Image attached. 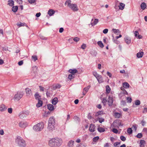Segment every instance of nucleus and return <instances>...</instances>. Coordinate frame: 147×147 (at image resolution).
Listing matches in <instances>:
<instances>
[{"label":"nucleus","mask_w":147,"mask_h":147,"mask_svg":"<svg viewBox=\"0 0 147 147\" xmlns=\"http://www.w3.org/2000/svg\"><path fill=\"white\" fill-rule=\"evenodd\" d=\"M62 142L61 138L56 137L51 139L49 141L48 145L51 147H59L61 145Z\"/></svg>","instance_id":"1"},{"label":"nucleus","mask_w":147,"mask_h":147,"mask_svg":"<svg viewBox=\"0 0 147 147\" xmlns=\"http://www.w3.org/2000/svg\"><path fill=\"white\" fill-rule=\"evenodd\" d=\"M71 1L70 0H67L65 3V5H67L69 8L74 11H77L78 10V9L77 5L76 4H71Z\"/></svg>","instance_id":"2"},{"label":"nucleus","mask_w":147,"mask_h":147,"mask_svg":"<svg viewBox=\"0 0 147 147\" xmlns=\"http://www.w3.org/2000/svg\"><path fill=\"white\" fill-rule=\"evenodd\" d=\"M16 142L20 147H25L26 146L25 141L20 136L17 137Z\"/></svg>","instance_id":"3"},{"label":"nucleus","mask_w":147,"mask_h":147,"mask_svg":"<svg viewBox=\"0 0 147 147\" xmlns=\"http://www.w3.org/2000/svg\"><path fill=\"white\" fill-rule=\"evenodd\" d=\"M44 128V124L43 123L41 122L38 123L34 126L33 129L35 131H41Z\"/></svg>","instance_id":"4"},{"label":"nucleus","mask_w":147,"mask_h":147,"mask_svg":"<svg viewBox=\"0 0 147 147\" xmlns=\"http://www.w3.org/2000/svg\"><path fill=\"white\" fill-rule=\"evenodd\" d=\"M23 96V94L22 92H18L15 95L13 99L14 100H19Z\"/></svg>","instance_id":"5"},{"label":"nucleus","mask_w":147,"mask_h":147,"mask_svg":"<svg viewBox=\"0 0 147 147\" xmlns=\"http://www.w3.org/2000/svg\"><path fill=\"white\" fill-rule=\"evenodd\" d=\"M29 114V112L27 111L23 112L20 113L19 114V116L20 118L23 119L26 117Z\"/></svg>","instance_id":"6"},{"label":"nucleus","mask_w":147,"mask_h":147,"mask_svg":"<svg viewBox=\"0 0 147 147\" xmlns=\"http://www.w3.org/2000/svg\"><path fill=\"white\" fill-rule=\"evenodd\" d=\"M113 99L112 96H109L107 99L108 104L109 106H111L113 103Z\"/></svg>","instance_id":"7"},{"label":"nucleus","mask_w":147,"mask_h":147,"mask_svg":"<svg viewBox=\"0 0 147 147\" xmlns=\"http://www.w3.org/2000/svg\"><path fill=\"white\" fill-rule=\"evenodd\" d=\"M28 125V124L26 122H21L19 123V125L21 128H25Z\"/></svg>","instance_id":"8"},{"label":"nucleus","mask_w":147,"mask_h":147,"mask_svg":"<svg viewBox=\"0 0 147 147\" xmlns=\"http://www.w3.org/2000/svg\"><path fill=\"white\" fill-rule=\"evenodd\" d=\"M95 126L94 124H91L90 125L89 130L90 132H93L95 131Z\"/></svg>","instance_id":"9"},{"label":"nucleus","mask_w":147,"mask_h":147,"mask_svg":"<svg viewBox=\"0 0 147 147\" xmlns=\"http://www.w3.org/2000/svg\"><path fill=\"white\" fill-rule=\"evenodd\" d=\"M55 124H49L48 126L47 127V129L50 131H52L53 130L55 129Z\"/></svg>","instance_id":"10"},{"label":"nucleus","mask_w":147,"mask_h":147,"mask_svg":"<svg viewBox=\"0 0 147 147\" xmlns=\"http://www.w3.org/2000/svg\"><path fill=\"white\" fill-rule=\"evenodd\" d=\"M55 122L54 117H52L49 118V124H55Z\"/></svg>","instance_id":"11"},{"label":"nucleus","mask_w":147,"mask_h":147,"mask_svg":"<svg viewBox=\"0 0 147 147\" xmlns=\"http://www.w3.org/2000/svg\"><path fill=\"white\" fill-rule=\"evenodd\" d=\"M125 42L127 44H129L131 43V39L128 36H126L125 38Z\"/></svg>","instance_id":"12"},{"label":"nucleus","mask_w":147,"mask_h":147,"mask_svg":"<svg viewBox=\"0 0 147 147\" xmlns=\"http://www.w3.org/2000/svg\"><path fill=\"white\" fill-rule=\"evenodd\" d=\"M68 71L69 72L73 75H74L75 74L78 72V70L75 69H70Z\"/></svg>","instance_id":"13"},{"label":"nucleus","mask_w":147,"mask_h":147,"mask_svg":"<svg viewBox=\"0 0 147 147\" xmlns=\"http://www.w3.org/2000/svg\"><path fill=\"white\" fill-rule=\"evenodd\" d=\"M113 123L115 125L120 126L121 125V122L119 120H116L114 121Z\"/></svg>","instance_id":"14"},{"label":"nucleus","mask_w":147,"mask_h":147,"mask_svg":"<svg viewBox=\"0 0 147 147\" xmlns=\"http://www.w3.org/2000/svg\"><path fill=\"white\" fill-rule=\"evenodd\" d=\"M58 102V98L57 97H55L52 100V103L53 105H55Z\"/></svg>","instance_id":"15"},{"label":"nucleus","mask_w":147,"mask_h":147,"mask_svg":"<svg viewBox=\"0 0 147 147\" xmlns=\"http://www.w3.org/2000/svg\"><path fill=\"white\" fill-rule=\"evenodd\" d=\"M55 13V11L52 9H50L48 11V14L50 16L53 15Z\"/></svg>","instance_id":"16"},{"label":"nucleus","mask_w":147,"mask_h":147,"mask_svg":"<svg viewBox=\"0 0 147 147\" xmlns=\"http://www.w3.org/2000/svg\"><path fill=\"white\" fill-rule=\"evenodd\" d=\"M7 109V107L4 105H2L0 106V110L1 111H5Z\"/></svg>","instance_id":"17"},{"label":"nucleus","mask_w":147,"mask_h":147,"mask_svg":"<svg viewBox=\"0 0 147 147\" xmlns=\"http://www.w3.org/2000/svg\"><path fill=\"white\" fill-rule=\"evenodd\" d=\"M125 6V4L123 3H120L119 5V7L120 9L122 10L124 9Z\"/></svg>","instance_id":"18"},{"label":"nucleus","mask_w":147,"mask_h":147,"mask_svg":"<svg viewBox=\"0 0 147 147\" xmlns=\"http://www.w3.org/2000/svg\"><path fill=\"white\" fill-rule=\"evenodd\" d=\"M38 102L36 104V106L37 107H39L42 106V101L41 100H38Z\"/></svg>","instance_id":"19"},{"label":"nucleus","mask_w":147,"mask_h":147,"mask_svg":"<svg viewBox=\"0 0 147 147\" xmlns=\"http://www.w3.org/2000/svg\"><path fill=\"white\" fill-rule=\"evenodd\" d=\"M140 7L142 9V10H144L146 8V3L144 2L142 3L141 4Z\"/></svg>","instance_id":"20"},{"label":"nucleus","mask_w":147,"mask_h":147,"mask_svg":"<svg viewBox=\"0 0 147 147\" xmlns=\"http://www.w3.org/2000/svg\"><path fill=\"white\" fill-rule=\"evenodd\" d=\"M93 20V19L92 20V22ZM98 19H95L94 21L93 22H91V24L92 25V26H93L94 25H96L98 22Z\"/></svg>","instance_id":"21"},{"label":"nucleus","mask_w":147,"mask_h":147,"mask_svg":"<svg viewBox=\"0 0 147 147\" xmlns=\"http://www.w3.org/2000/svg\"><path fill=\"white\" fill-rule=\"evenodd\" d=\"M74 141L71 140L69 141L67 144V146L69 147H73L74 146Z\"/></svg>","instance_id":"22"},{"label":"nucleus","mask_w":147,"mask_h":147,"mask_svg":"<svg viewBox=\"0 0 147 147\" xmlns=\"http://www.w3.org/2000/svg\"><path fill=\"white\" fill-rule=\"evenodd\" d=\"M145 142L144 140H141L140 141V147H144L145 145Z\"/></svg>","instance_id":"23"},{"label":"nucleus","mask_w":147,"mask_h":147,"mask_svg":"<svg viewBox=\"0 0 147 147\" xmlns=\"http://www.w3.org/2000/svg\"><path fill=\"white\" fill-rule=\"evenodd\" d=\"M48 109L51 111H52L54 109V107L53 105L51 104H49L47 105Z\"/></svg>","instance_id":"24"},{"label":"nucleus","mask_w":147,"mask_h":147,"mask_svg":"<svg viewBox=\"0 0 147 147\" xmlns=\"http://www.w3.org/2000/svg\"><path fill=\"white\" fill-rule=\"evenodd\" d=\"M34 97L35 99L37 100H41L40 98V96L38 93H36L34 95Z\"/></svg>","instance_id":"25"},{"label":"nucleus","mask_w":147,"mask_h":147,"mask_svg":"<svg viewBox=\"0 0 147 147\" xmlns=\"http://www.w3.org/2000/svg\"><path fill=\"white\" fill-rule=\"evenodd\" d=\"M143 54L144 53L143 52H139L136 54L137 57L138 58H141L143 56Z\"/></svg>","instance_id":"26"},{"label":"nucleus","mask_w":147,"mask_h":147,"mask_svg":"<svg viewBox=\"0 0 147 147\" xmlns=\"http://www.w3.org/2000/svg\"><path fill=\"white\" fill-rule=\"evenodd\" d=\"M123 86L124 88H127L129 87V85L128 83L125 82L123 83Z\"/></svg>","instance_id":"27"},{"label":"nucleus","mask_w":147,"mask_h":147,"mask_svg":"<svg viewBox=\"0 0 147 147\" xmlns=\"http://www.w3.org/2000/svg\"><path fill=\"white\" fill-rule=\"evenodd\" d=\"M18 9V7L17 6H13L12 8V11L14 12H16Z\"/></svg>","instance_id":"28"},{"label":"nucleus","mask_w":147,"mask_h":147,"mask_svg":"<svg viewBox=\"0 0 147 147\" xmlns=\"http://www.w3.org/2000/svg\"><path fill=\"white\" fill-rule=\"evenodd\" d=\"M121 113L115 112L114 113V116L115 117L117 118H119L121 116Z\"/></svg>","instance_id":"29"},{"label":"nucleus","mask_w":147,"mask_h":147,"mask_svg":"<svg viewBox=\"0 0 147 147\" xmlns=\"http://www.w3.org/2000/svg\"><path fill=\"white\" fill-rule=\"evenodd\" d=\"M26 91L27 94L30 95L32 94V92L31 89L27 88L26 89Z\"/></svg>","instance_id":"30"},{"label":"nucleus","mask_w":147,"mask_h":147,"mask_svg":"<svg viewBox=\"0 0 147 147\" xmlns=\"http://www.w3.org/2000/svg\"><path fill=\"white\" fill-rule=\"evenodd\" d=\"M90 53L94 57L96 56L97 54L96 52L94 50H91L90 52Z\"/></svg>","instance_id":"31"},{"label":"nucleus","mask_w":147,"mask_h":147,"mask_svg":"<svg viewBox=\"0 0 147 147\" xmlns=\"http://www.w3.org/2000/svg\"><path fill=\"white\" fill-rule=\"evenodd\" d=\"M8 4L10 6H13L14 5V1L13 0H9L8 1Z\"/></svg>","instance_id":"32"},{"label":"nucleus","mask_w":147,"mask_h":147,"mask_svg":"<svg viewBox=\"0 0 147 147\" xmlns=\"http://www.w3.org/2000/svg\"><path fill=\"white\" fill-rule=\"evenodd\" d=\"M61 85L58 84H55L53 86V88L55 89L59 88L61 87Z\"/></svg>","instance_id":"33"},{"label":"nucleus","mask_w":147,"mask_h":147,"mask_svg":"<svg viewBox=\"0 0 147 147\" xmlns=\"http://www.w3.org/2000/svg\"><path fill=\"white\" fill-rule=\"evenodd\" d=\"M99 83H101L103 82V79L102 76H100V77L97 79Z\"/></svg>","instance_id":"34"},{"label":"nucleus","mask_w":147,"mask_h":147,"mask_svg":"<svg viewBox=\"0 0 147 147\" xmlns=\"http://www.w3.org/2000/svg\"><path fill=\"white\" fill-rule=\"evenodd\" d=\"M93 75L96 78V79L98 78L99 77H100V75L98 74L96 71L93 72Z\"/></svg>","instance_id":"35"},{"label":"nucleus","mask_w":147,"mask_h":147,"mask_svg":"<svg viewBox=\"0 0 147 147\" xmlns=\"http://www.w3.org/2000/svg\"><path fill=\"white\" fill-rule=\"evenodd\" d=\"M103 114V111H100L97 112L95 115L96 116H99L100 115H101Z\"/></svg>","instance_id":"36"},{"label":"nucleus","mask_w":147,"mask_h":147,"mask_svg":"<svg viewBox=\"0 0 147 147\" xmlns=\"http://www.w3.org/2000/svg\"><path fill=\"white\" fill-rule=\"evenodd\" d=\"M98 130L99 132L101 133L105 131V130L102 127H99L98 128Z\"/></svg>","instance_id":"37"},{"label":"nucleus","mask_w":147,"mask_h":147,"mask_svg":"<svg viewBox=\"0 0 147 147\" xmlns=\"http://www.w3.org/2000/svg\"><path fill=\"white\" fill-rule=\"evenodd\" d=\"M111 91V89L109 86L107 85L106 86V92L107 93H109Z\"/></svg>","instance_id":"38"},{"label":"nucleus","mask_w":147,"mask_h":147,"mask_svg":"<svg viewBox=\"0 0 147 147\" xmlns=\"http://www.w3.org/2000/svg\"><path fill=\"white\" fill-rule=\"evenodd\" d=\"M121 144L120 142H116L114 143L113 144V146L114 147H119V145Z\"/></svg>","instance_id":"39"},{"label":"nucleus","mask_w":147,"mask_h":147,"mask_svg":"<svg viewBox=\"0 0 147 147\" xmlns=\"http://www.w3.org/2000/svg\"><path fill=\"white\" fill-rule=\"evenodd\" d=\"M137 126L138 125L136 124H134L132 126L131 128L133 130L134 129L135 131H136L137 129Z\"/></svg>","instance_id":"40"},{"label":"nucleus","mask_w":147,"mask_h":147,"mask_svg":"<svg viewBox=\"0 0 147 147\" xmlns=\"http://www.w3.org/2000/svg\"><path fill=\"white\" fill-rule=\"evenodd\" d=\"M98 45L101 48H103L104 47V45L102 42L101 41H99L98 42Z\"/></svg>","instance_id":"41"},{"label":"nucleus","mask_w":147,"mask_h":147,"mask_svg":"<svg viewBox=\"0 0 147 147\" xmlns=\"http://www.w3.org/2000/svg\"><path fill=\"white\" fill-rule=\"evenodd\" d=\"M90 87V86H88L87 87L84 88L83 90L87 92L88 91Z\"/></svg>","instance_id":"42"},{"label":"nucleus","mask_w":147,"mask_h":147,"mask_svg":"<svg viewBox=\"0 0 147 147\" xmlns=\"http://www.w3.org/2000/svg\"><path fill=\"white\" fill-rule=\"evenodd\" d=\"M75 75H73L72 74H70L68 75V78L70 79L71 80L74 78Z\"/></svg>","instance_id":"43"},{"label":"nucleus","mask_w":147,"mask_h":147,"mask_svg":"<svg viewBox=\"0 0 147 147\" xmlns=\"http://www.w3.org/2000/svg\"><path fill=\"white\" fill-rule=\"evenodd\" d=\"M127 131L129 134H131L132 131V128H128L127 129Z\"/></svg>","instance_id":"44"},{"label":"nucleus","mask_w":147,"mask_h":147,"mask_svg":"<svg viewBox=\"0 0 147 147\" xmlns=\"http://www.w3.org/2000/svg\"><path fill=\"white\" fill-rule=\"evenodd\" d=\"M137 138H141L142 137V134L141 133H139L136 136Z\"/></svg>","instance_id":"45"},{"label":"nucleus","mask_w":147,"mask_h":147,"mask_svg":"<svg viewBox=\"0 0 147 147\" xmlns=\"http://www.w3.org/2000/svg\"><path fill=\"white\" fill-rule=\"evenodd\" d=\"M99 139V137L98 136L94 137L93 139V141L94 142H96Z\"/></svg>","instance_id":"46"},{"label":"nucleus","mask_w":147,"mask_h":147,"mask_svg":"<svg viewBox=\"0 0 147 147\" xmlns=\"http://www.w3.org/2000/svg\"><path fill=\"white\" fill-rule=\"evenodd\" d=\"M121 140L123 141H125L126 140V138L125 137L123 136H121L120 137Z\"/></svg>","instance_id":"47"},{"label":"nucleus","mask_w":147,"mask_h":147,"mask_svg":"<svg viewBox=\"0 0 147 147\" xmlns=\"http://www.w3.org/2000/svg\"><path fill=\"white\" fill-rule=\"evenodd\" d=\"M32 58L34 60V61H36L38 59L36 55L32 56Z\"/></svg>","instance_id":"48"},{"label":"nucleus","mask_w":147,"mask_h":147,"mask_svg":"<svg viewBox=\"0 0 147 147\" xmlns=\"http://www.w3.org/2000/svg\"><path fill=\"white\" fill-rule=\"evenodd\" d=\"M98 120L100 123H101L102 122L104 121L105 120L104 119L102 118H99L98 119Z\"/></svg>","instance_id":"49"},{"label":"nucleus","mask_w":147,"mask_h":147,"mask_svg":"<svg viewBox=\"0 0 147 147\" xmlns=\"http://www.w3.org/2000/svg\"><path fill=\"white\" fill-rule=\"evenodd\" d=\"M112 30L113 32L115 34L117 33H119V29H113Z\"/></svg>","instance_id":"50"},{"label":"nucleus","mask_w":147,"mask_h":147,"mask_svg":"<svg viewBox=\"0 0 147 147\" xmlns=\"http://www.w3.org/2000/svg\"><path fill=\"white\" fill-rule=\"evenodd\" d=\"M140 104V101L139 100H137L135 101V104L136 105H138Z\"/></svg>","instance_id":"51"},{"label":"nucleus","mask_w":147,"mask_h":147,"mask_svg":"<svg viewBox=\"0 0 147 147\" xmlns=\"http://www.w3.org/2000/svg\"><path fill=\"white\" fill-rule=\"evenodd\" d=\"M36 0H28V2L30 4L34 3H36Z\"/></svg>","instance_id":"52"},{"label":"nucleus","mask_w":147,"mask_h":147,"mask_svg":"<svg viewBox=\"0 0 147 147\" xmlns=\"http://www.w3.org/2000/svg\"><path fill=\"white\" fill-rule=\"evenodd\" d=\"M49 88L46 90V95L47 97H50L51 95V93L50 92L48 91V90Z\"/></svg>","instance_id":"53"},{"label":"nucleus","mask_w":147,"mask_h":147,"mask_svg":"<svg viewBox=\"0 0 147 147\" xmlns=\"http://www.w3.org/2000/svg\"><path fill=\"white\" fill-rule=\"evenodd\" d=\"M127 100L128 102L131 103V102L132 99L131 98L128 97H127Z\"/></svg>","instance_id":"54"},{"label":"nucleus","mask_w":147,"mask_h":147,"mask_svg":"<svg viewBox=\"0 0 147 147\" xmlns=\"http://www.w3.org/2000/svg\"><path fill=\"white\" fill-rule=\"evenodd\" d=\"M107 102V100L106 98H104L102 100V103L104 104V105H105V104H106Z\"/></svg>","instance_id":"55"},{"label":"nucleus","mask_w":147,"mask_h":147,"mask_svg":"<svg viewBox=\"0 0 147 147\" xmlns=\"http://www.w3.org/2000/svg\"><path fill=\"white\" fill-rule=\"evenodd\" d=\"M25 24V23H20V24H18L17 25L20 27L24 26Z\"/></svg>","instance_id":"56"},{"label":"nucleus","mask_w":147,"mask_h":147,"mask_svg":"<svg viewBox=\"0 0 147 147\" xmlns=\"http://www.w3.org/2000/svg\"><path fill=\"white\" fill-rule=\"evenodd\" d=\"M73 40L75 41L78 42L80 38L78 37H75L73 39Z\"/></svg>","instance_id":"57"},{"label":"nucleus","mask_w":147,"mask_h":147,"mask_svg":"<svg viewBox=\"0 0 147 147\" xmlns=\"http://www.w3.org/2000/svg\"><path fill=\"white\" fill-rule=\"evenodd\" d=\"M112 131L113 133L115 134L117 133L118 132V130L115 128H113L112 129Z\"/></svg>","instance_id":"58"},{"label":"nucleus","mask_w":147,"mask_h":147,"mask_svg":"<svg viewBox=\"0 0 147 147\" xmlns=\"http://www.w3.org/2000/svg\"><path fill=\"white\" fill-rule=\"evenodd\" d=\"M86 44H83L82 45L81 47V48L83 49H84L86 48Z\"/></svg>","instance_id":"59"},{"label":"nucleus","mask_w":147,"mask_h":147,"mask_svg":"<svg viewBox=\"0 0 147 147\" xmlns=\"http://www.w3.org/2000/svg\"><path fill=\"white\" fill-rule=\"evenodd\" d=\"M12 109L11 108H9L8 109V112L9 113H12Z\"/></svg>","instance_id":"60"},{"label":"nucleus","mask_w":147,"mask_h":147,"mask_svg":"<svg viewBox=\"0 0 147 147\" xmlns=\"http://www.w3.org/2000/svg\"><path fill=\"white\" fill-rule=\"evenodd\" d=\"M108 30L107 29H105L103 31V32L105 34H107L108 32Z\"/></svg>","instance_id":"61"},{"label":"nucleus","mask_w":147,"mask_h":147,"mask_svg":"<svg viewBox=\"0 0 147 147\" xmlns=\"http://www.w3.org/2000/svg\"><path fill=\"white\" fill-rule=\"evenodd\" d=\"M23 61H21L18 62V64L19 65H22L23 64Z\"/></svg>","instance_id":"62"},{"label":"nucleus","mask_w":147,"mask_h":147,"mask_svg":"<svg viewBox=\"0 0 147 147\" xmlns=\"http://www.w3.org/2000/svg\"><path fill=\"white\" fill-rule=\"evenodd\" d=\"M17 2L19 4H21L22 3V0H17Z\"/></svg>","instance_id":"63"},{"label":"nucleus","mask_w":147,"mask_h":147,"mask_svg":"<svg viewBox=\"0 0 147 147\" xmlns=\"http://www.w3.org/2000/svg\"><path fill=\"white\" fill-rule=\"evenodd\" d=\"M147 112V108H145L144 109V110L143 111V113H146Z\"/></svg>","instance_id":"64"}]
</instances>
